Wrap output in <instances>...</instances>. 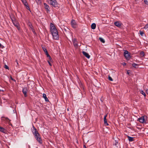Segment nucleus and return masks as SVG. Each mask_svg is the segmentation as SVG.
Returning a JSON list of instances; mask_svg holds the SVG:
<instances>
[{"instance_id":"f257e3e1","label":"nucleus","mask_w":148,"mask_h":148,"mask_svg":"<svg viewBox=\"0 0 148 148\" xmlns=\"http://www.w3.org/2000/svg\"><path fill=\"white\" fill-rule=\"evenodd\" d=\"M32 131L37 140L39 143L42 144V139L40 136V134L37 131L36 128L34 125H33V129H32Z\"/></svg>"},{"instance_id":"f03ea898","label":"nucleus","mask_w":148,"mask_h":148,"mask_svg":"<svg viewBox=\"0 0 148 148\" xmlns=\"http://www.w3.org/2000/svg\"><path fill=\"white\" fill-rule=\"evenodd\" d=\"M50 29L51 34L58 32L55 25L52 23L50 24Z\"/></svg>"},{"instance_id":"7ed1b4c3","label":"nucleus","mask_w":148,"mask_h":148,"mask_svg":"<svg viewBox=\"0 0 148 148\" xmlns=\"http://www.w3.org/2000/svg\"><path fill=\"white\" fill-rule=\"evenodd\" d=\"M49 3L50 5L55 7H57L58 5L57 1L56 0H49Z\"/></svg>"},{"instance_id":"20e7f679","label":"nucleus","mask_w":148,"mask_h":148,"mask_svg":"<svg viewBox=\"0 0 148 148\" xmlns=\"http://www.w3.org/2000/svg\"><path fill=\"white\" fill-rule=\"evenodd\" d=\"M124 55L127 59H129L130 58V56L128 51H125L124 53Z\"/></svg>"},{"instance_id":"39448f33","label":"nucleus","mask_w":148,"mask_h":148,"mask_svg":"<svg viewBox=\"0 0 148 148\" xmlns=\"http://www.w3.org/2000/svg\"><path fill=\"white\" fill-rule=\"evenodd\" d=\"M53 39L56 40H58L59 39V35L58 32L55 33H53L52 34Z\"/></svg>"},{"instance_id":"423d86ee","label":"nucleus","mask_w":148,"mask_h":148,"mask_svg":"<svg viewBox=\"0 0 148 148\" xmlns=\"http://www.w3.org/2000/svg\"><path fill=\"white\" fill-rule=\"evenodd\" d=\"M1 119L3 121H5V122L7 123H8L9 125H12L10 123V120L7 117H1Z\"/></svg>"},{"instance_id":"0eeeda50","label":"nucleus","mask_w":148,"mask_h":148,"mask_svg":"<svg viewBox=\"0 0 148 148\" xmlns=\"http://www.w3.org/2000/svg\"><path fill=\"white\" fill-rule=\"evenodd\" d=\"M24 5L26 7L27 9L29 10L30 9L28 3L26 1V0H21Z\"/></svg>"},{"instance_id":"6e6552de","label":"nucleus","mask_w":148,"mask_h":148,"mask_svg":"<svg viewBox=\"0 0 148 148\" xmlns=\"http://www.w3.org/2000/svg\"><path fill=\"white\" fill-rule=\"evenodd\" d=\"M72 42L74 47H77L78 46V44L77 39L76 38L73 39Z\"/></svg>"},{"instance_id":"1a4fd4ad","label":"nucleus","mask_w":148,"mask_h":148,"mask_svg":"<svg viewBox=\"0 0 148 148\" xmlns=\"http://www.w3.org/2000/svg\"><path fill=\"white\" fill-rule=\"evenodd\" d=\"M71 24L72 27L74 28H76L77 26V24L75 21L72 20L71 21Z\"/></svg>"},{"instance_id":"9d476101","label":"nucleus","mask_w":148,"mask_h":148,"mask_svg":"<svg viewBox=\"0 0 148 148\" xmlns=\"http://www.w3.org/2000/svg\"><path fill=\"white\" fill-rule=\"evenodd\" d=\"M107 115L106 114L104 115V124L105 126H108L109 125V124L107 123V120L106 118L107 116Z\"/></svg>"},{"instance_id":"9b49d317","label":"nucleus","mask_w":148,"mask_h":148,"mask_svg":"<svg viewBox=\"0 0 148 148\" xmlns=\"http://www.w3.org/2000/svg\"><path fill=\"white\" fill-rule=\"evenodd\" d=\"M139 121L141 123H143L145 121L144 117L143 116H141L138 119Z\"/></svg>"},{"instance_id":"f8f14e48","label":"nucleus","mask_w":148,"mask_h":148,"mask_svg":"<svg viewBox=\"0 0 148 148\" xmlns=\"http://www.w3.org/2000/svg\"><path fill=\"white\" fill-rule=\"evenodd\" d=\"M83 54L88 58L89 59L90 58V56L89 54L87 53L84 51H82Z\"/></svg>"},{"instance_id":"ddd939ff","label":"nucleus","mask_w":148,"mask_h":148,"mask_svg":"<svg viewBox=\"0 0 148 148\" xmlns=\"http://www.w3.org/2000/svg\"><path fill=\"white\" fill-rule=\"evenodd\" d=\"M27 90L26 88H24L23 89L22 91L25 97H26L27 96Z\"/></svg>"},{"instance_id":"4468645a","label":"nucleus","mask_w":148,"mask_h":148,"mask_svg":"<svg viewBox=\"0 0 148 148\" xmlns=\"http://www.w3.org/2000/svg\"><path fill=\"white\" fill-rule=\"evenodd\" d=\"M44 5L45 6V8L47 10V12H48L49 11V6L48 5H47L46 3H44Z\"/></svg>"},{"instance_id":"2eb2a0df","label":"nucleus","mask_w":148,"mask_h":148,"mask_svg":"<svg viewBox=\"0 0 148 148\" xmlns=\"http://www.w3.org/2000/svg\"><path fill=\"white\" fill-rule=\"evenodd\" d=\"M43 97L45 99V100L46 101H49V100H48V99L47 98V97L46 95L44 93L43 94Z\"/></svg>"},{"instance_id":"dca6fc26","label":"nucleus","mask_w":148,"mask_h":148,"mask_svg":"<svg viewBox=\"0 0 148 148\" xmlns=\"http://www.w3.org/2000/svg\"><path fill=\"white\" fill-rule=\"evenodd\" d=\"M114 24L117 27H120L121 26V24L119 22H115Z\"/></svg>"},{"instance_id":"f3484780","label":"nucleus","mask_w":148,"mask_h":148,"mask_svg":"<svg viewBox=\"0 0 148 148\" xmlns=\"http://www.w3.org/2000/svg\"><path fill=\"white\" fill-rule=\"evenodd\" d=\"M127 137L129 141L130 142L133 141L134 140L133 137H131L129 136H127Z\"/></svg>"},{"instance_id":"a211bd4d","label":"nucleus","mask_w":148,"mask_h":148,"mask_svg":"<svg viewBox=\"0 0 148 148\" xmlns=\"http://www.w3.org/2000/svg\"><path fill=\"white\" fill-rule=\"evenodd\" d=\"M96 27V25L95 23H92L91 25V28L92 29H95Z\"/></svg>"},{"instance_id":"6ab92c4d","label":"nucleus","mask_w":148,"mask_h":148,"mask_svg":"<svg viewBox=\"0 0 148 148\" xmlns=\"http://www.w3.org/2000/svg\"><path fill=\"white\" fill-rule=\"evenodd\" d=\"M5 131V129L3 128L0 126V131L4 133Z\"/></svg>"},{"instance_id":"aec40b11","label":"nucleus","mask_w":148,"mask_h":148,"mask_svg":"<svg viewBox=\"0 0 148 148\" xmlns=\"http://www.w3.org/2000/svg\"><path fill=\"white\" fill-rule=\"evenodd\" d=\"M99 39L100 41L104 43L105 42L104 40L102 38L100 37L99 38Z\"/></svg>"},{"instance_id":"412c9836","label":"nucleus","mask_w":148,"mask_h":148,"mask_svg":"<svg viewBox=\"0 0 148 148\" xmlns=\"http://www.w3.org/2000/svg\"><path fill=\"white\" fill-rule=\"evenodd\" d=\"M140 93L143 95L145 97L146 96V95L145 93L144 92L143 90H140Z\"/></svg>"},{"instance_id":"4be33fe9","label":"nucleus","mask_w":148,"mask_h":148,"mask_svg":"<svg viewBox=\"0 0 148 148\" xmlns=\"http://www.w3.org/2000/svg\"><path fill=\"white\" fill-rule=\"evenodd\" d=\"M12 22L14 24V22H16L15 19L14 18H11Z\"/></svg>"},{"instance_id":"5701e85b","label":"nucleus","mask_w":148,"mask_h":148,"mask_svg":"<svg viewBox=\"0 0 148 148\" xmlns=\"http://www.w3.org/2000/svg\"><path fill=\"white\" fill-rule=\"evenodd\" d=\"M138 65L137 64L134 63L132 64V66L133 67H136V66H138Z\"/></svg>"},{"instance_id":"b1692460","label":"nucleus","mask_w":148,"mask_h":148,"mask_svg":"<svg viewBox=\"0 0 148 148\" xmlns=\"http://www.w3.org/2000/svg\"><path fill=\"white\" fill-rule=\"evenodd\" d=\"M139 32H140V35L141 36H143V35L144 34V32H142V31H140Z\"/></svg>"},{"instance_id":"393cba45","label":"nucleus","mask_w":148,"mask_h":148,"mask_svg":"<svg viewBox=\"0 0 148 148\" xmlns=\"http://www.w3.org/2000/svg\"><path fill=\"white\" fill-rule=\"evenodd\" d=\"M42 49H43V51H44L45 53H47V49L45 47H42Z\"/></svg>"},{"instance_id":"a878e982","label":"nucleus","mask_w":148,"mask_h":148,"mask_svg":"<svg viewBox=\"0 0 148 148\" xmlns=\"http://www.w3.org/2000/svg\"><path fill=\"white\" fill-rule=\"evenodd\" d=\"M108 79L111 81H113V79L110 76H108Z\"/></svg>"},{"instance_id":"bb28decb","label":"nucleus","mask_w":148,"mask_h":148,"mask_svg":"<svg viewBox=\"0 0 148 148\" xmlns=\"http://www.w3.org/2000/svg\"><path fill=\"white\" fill-rule=\"evenodd\" d=\"M148 28V24H147L145 25V27L143 28L145 29H146Z\"/></svg>"},{"instance_id":"cd10ccee","label":"nucleus","mask_w":148,"mask_h":148,"mask_svg":"<svg viewBox=\"0 0 148 148\" xmlns=\"http://www.w3.org/2000/svg\"><path fill=\"white\" fill-rule=\"evenodd\" d=\"M140 54L143 57L144 56V53L143 51H141L140 52Z\"/></svg>"},{"instance_id":"c85d7f7f","label":"nucleus","mask_w":148,"mask_h":148,"mask_svg":"<svg viewBox=\"0 0 148 148\" xmlns=\"http://www.w3.org/2000/svg\"><path fill=\"white\" fill-rule=\"evenodd\" d=\"M144 2L146 4L148 5V0H144Z\"/></svg>"},{"instance_id":"c756f323","label":"nucleus","mask_w":148,"mask_h":148,"mask_svg":"<svg viewBox=\"0 0 148 148\" xmlns=\"http://www.w3.org/2000/svg\"><path fill=\"white\" fill-rule=\"evenodd\" d=\"M14 25L16 27H18V24L17 23H16V22H14Z\"/></svg>"},{"instance_id":"7c9ffc66","label":"nucleus","mask_w":148,"mask_h":148,"mask_svg":"<svg viewBox=\"0 0 148 148\" xmlns=\"http://www.w3.org/2000/svg\"><path fill=\"white\" fill-rule=\"evenodd\" d=\"M4 67L6 69H9V67L8 66H7V65H5V66H4Z\"/></svg>"},{"instance_id":"2f4dec72","label":"nucleus","mask_w":148,"mask_h":148,"mask_svg":"<svg viewBox=\"0 0 148 148\" xmlns=\"http://www.w3.org/2000/svg\"><path fill=\"white\" fill-rule=\"evenodd\" d=\"M46 54V55L47 56V57H49V56H50L49 55V54H48V52H47V53H45Z\"/></svg>"},{"instance_id":"473e14b6","label":"nucleus","mask_w":148,"mask_h":148,"mask_svg":"<svg viewBox=\"0 0 148 148\" xmlns=\"http://www.w3.org/2000/svg\"><path fill=\"white\" fill-rule=\"evenodd\" d=\"M48 58H49V61H51L52 60V58H51V56H49L48 57Z\"/></svg>"},{"instance_id":"72a5a7b5","label":"nucleus","mask_w":148,"mask_h":148,"mask_svg":"<svg viewBox=\"0 0 148 148\" xmlns=\"http://www.w3.org/2000/svg\"><path fill=\"white\" fill-rule=\"evenodd\" d=\"M48 62L49 64L50 65V66H51V63L50 62V61H48Z\"/></svg>"},{"instance_id":"f704fd0d","label":"nucleus","mask_w":148,"mask_h":148,"mask_svg":"<svg viewBox=\"0 0 148 148\" xmlns=\"http://www.w3.org/2000/svg\"><path fill=\"white\" fill-rule=\"evenodd\" d=\"M30 27L32 29V30L34 32V31H34L33 29L32 28V25H31V26H30Z\"/></svg>"},{"instance_id":"c9c22d12","label":"nucleus","mask_w":148,"mask_h":148,"mask_svg":"<svg viewBox=\"0 0 148 148\" xmlns=\"http://www.w3.org/2000/svg\"><path fill=\"white\" fill-rule=\"evenodd\" d=\"M146 92L147 94L148 95V89L146 90Z\"/></svg>"},{"instance_id":"e433bc0d","label":"nucleus","mask_w":148,"mask_h":148,"mask_svg":"<svg viewBox=\"0 0 148 148\" xmlns=\"http://www.w3.org/2000/svg\"><path fill=\"white\" fill-rule=\"evenodd\" d=\"M11 79L13 80V81H15V80H14V79H13L12 77H11Z\"/></svg>"},{"instance_id":"4c0bfd02","label":"nucleus","mask_w":148,"mask_h":148,"mask_svg":"<svg viewBox=\"0 0 148 148\" xmlns=\"http://www.w3.org/2000/svg\"><path fill=\"white\" fill-rule=\"evenodd\" d=\"M83 147L84 148H87L85 145H84Z\"/></svg>"},{"instance_id":"58836bf2","label":"nucleus","mask_w":148,"mask_h":148,"mask_svg":"<svg viewBox=\"0 0 148 148\" xmlns=\"http://www.w3.org/2000/svg\"><path fill=\"white\" fill-rule=\"evenodd\" d=\"M0 91H3V92L4 90H0Z\"/></svg>"},{"instance_id":"ea45409f","label":"nucleus","mask_w":148,"mask_h":148,"mask_svg":"<svg viewBox=\"0 0 148 148\" xmlns=\"http://www.w3.org/2000/svg\"><path fill=\"white\" fill-rule=\"evenodd\" d=\"M126 64V63H124V65H125Z\"/></svg>"},{"instance_id":"a19ab883","label":"nucleus","mask_w":148,"mask_h":148,"mask_svg":"<svg viewBox=\"0 0 148 148\" xmlns=\"http://www.w3.org/2000/svg\"><path fill=\"white\" fill-rule=\"evenodd\" d=\"M16 62H17V64H18V61H17L16 60Z\"/></svg>"},{"instance_id":"79ce46f5","label":"nucleus","mask_w":148,"mask_h":148,"mask_svg":"<svg viewBox=\"0 0 148 148\" xmlns=\"http://www.w3.org/2000/svg\"><path fill=\"white\" fill-rule=\"evenodd\" d=\"M127 73L128 74H129V72H127Z\"/></svg>"},{"instance_id":"37998d69","label":"nucleus","mask_w":148,"mask_h":148,"mask_svg":"<svg viewBox=\"0 0 148 148\" xmlns=\"http://www.w3.org/2000/svg\"><path fill=\"white\" fill-rule=\"evenodd\" d=\"M5 83H6V84H8V83L7 82H5Z\"/></svg>"},{"instance_id":"c03bdc74","label":"nucleus","mask_w":148,"mask_h":148,"mask_svg":"<svg viewBox=\"0 0 148 148\" xmlns=\"http://www.w3.org/2000/svg\"><path fill=\"white\" fill-rule=\"evenodd\" d=\"M1 44L0 43V47H1Z\"/></svg>"}]
</instances>
